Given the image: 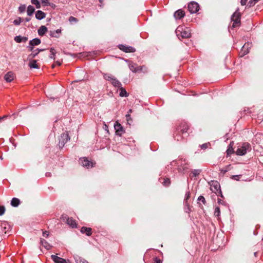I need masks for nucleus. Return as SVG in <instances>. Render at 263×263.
<instances>
[{
  "label": "nucleus",
  "mask_w": 263,
  "mask_h": 263,
  "mask_svg": "<svg viewBox=\"0 0 263 263\" xmlns=\"http://www.w3.org/2000/svg\"><path fill=\"white\" fill-rule=\"evenodd\" d=\"M176 33L179 39L180 37L183 39L189 38L191 36L190 29L183 26H178L176 30Z\"/></svg>",
  "instance_id": "nucleus-1"
},
{
  "label": "nucleus",
  "mask_w": 263,
  "mask_h": 263,
  "mask_svg": "<svg viewBox=\"0 0 263 263\" xmlns=\"http://www.w3.org/2000/svg\"><path fill=\"white\" fill-rule=\"evenodd\" d=\"M251 150L250 144L248 143H243L241 145L238 146L236 151L237 155L242 156L245 155L248 151Z\"/></svg>",
  "instance_id": "nucleus-2"
},
{
  "label": "nucleus",
  "mask_w": 263,
  "mask_h": 263,
  "mask_svg": "<svg viewBox=\"0 0 263 263\" xmlns=\"http://www.w3.org/2000/svg\"><path fill=\"white\" fill-rule=\"evenodd\" d=\"M175 163L177 164L178 170L180 172H184L189 169L188 161L185 159H179Z\"/></svg>",
  "instance_id": "nucleus-3"
},
{
  "label": "nucleus",
  "mask_w": 263,
  "mask_h": 263,
  "mask_svg": "<svg viewBox=\"0 0 263 263\" xmlns=\"http://www.w3.org/2000/svg\"><path fill=\"white\" fill-rule=\"evenodd\" d=\"M239 8H237L231 16V20L233 22L232 27H236L240 23V13L239 12Z\"/></svg>",
  "instance_id": "nucleus-4"
},
{
  "label": "nucleus",
  "mask_w": 263,
  "mask_h": 263,
  "mask_svg": "<svg viewBox=\"0 0 263 263\" xmlns=\"http://www.w3.org/2000/svg\"><path fill=\"white\" fill-rule=\"evenodd\" d=\"M61 219L62 221L65 222L72 228L77 227L76 220L71 217H69L67 215H62L61 217Z\"/></svg>",
  "instance_id": "nucleus-5"
},
{
  "label": "nucleus",
  "mask_w": 263,
  "mask_h": 263,
  "mask_svg": "<svg viewBox=\"0 0 263 263\" xmlns=\"http://www.w3.org/2000/svg\"><path fill=\"white\" fill-rule=\"evenodd\" d=\"M70 140V137L67 133L61 134L59 138V146L60 147H63L66 143Z\"/></svg>",
  "instance_id": "nucleus-6"
},
{
  "label": "nucleus",
  "mask_w": 263,
  "mask_h": 263,
  "mask_svg": "<svg viewBox=\"0 0 263 263\" xmlns=\"http://www.w3.org/2000/svg\"><path fill=\"white\" fill-rule=\"evenodd\" d=\"M189 129L188 125L185 123H181L180 125L178 127L177 130H178V133L180 132L183 135V137H187L189 134L187 133V130Z\"/></svg>",
  "instance_id": "nucleus-7"
},
{
  "label": "nucleus",
  "mask_w": 263,
  "mask_h": 263,
  "mask_svg": "<svg viewBox=\"0 0 263 263\" xmlns=\"http://www.w3.org/2000/svg\"><path fill=\"white\" fill-rule=\"evenodd\" d=\"M199 9V5L195 2H191L188 5V10L191 13H196Z\"/></svg>",
  "instance_id": "nucleus-8"
},
{
  "label": "nucleus",
  "mask_w": 263,
  "mask_h": 263,
  "mask_svg": "<svg viewBox=\"0 0 263 263\" xmlns=\"http://www.w3.org/2000/svg\"><path fill=\"white\" fill-rule=\"evenodd\" d=\"M79 163L83 166L89 168L93 166V163L92 161H89L86 158H82L80 159Z\"/></svg>",
  "instance_id": "nucleus-9"
},
{
  "label": "nucleus",
  "mask_w": 263,
  "mask_h": 263,
  "mask_svg": "<svg viewBox=\"0 0 263 263\" xmlns=\"http://www.w3.org/2000/svg\"><path fill=\"white\" fill-rule=\"evenodd\" d=\"M114 128L116 130V134L121 136L124 133V130L122 126L118 122H116L114 125Z\"/></svg>",
  "instance_id": "nucleus-10"
},
{
  "label": "nucleus",
  "mask_w": 263,
  "mask_h": 263,
  "mask_svg": "<svg viewBox=\"0 0 263 263\" xmlns=\"http://www.w3.org/2000/svg\"><path fill=\"white\" fill-rule=\"evenodd\" d=\"M1 230L2 232L6 234L11 230L10 225L7 222H3L1 224Z\"/></svg>",
  "instance_id": "nucleus-11"
},
{
  "label": "nucleus",
  "mask_w": 263,
  "mask_h": 263,
  "mask_svg": "<svg viewBox=\"0 0 263 263\" xmlns=\"http://www.w3.org/2000/svg\"><path fill=\"white\" fill-rule=\"evenodd\" d=\"M52 259L55 263H70L69 260L58 257L55 255H52L51 256Z\"/></svg>",
  "instance_id": "nucleus-12"
},
{
  "label": "nucleus",
  "mask_w": 263,
  "mask_h": 263,
  "mask_svg": "<svg viewBox=\"0 0 263 263\" xmlns=\"http://www.w3.org/2000/svg\"><path fill=\"white\" fill-rule=\"evenodd\" d=\"M119 48L120 50L125 52H134L136 49L132 46H126L123 45H119Z\"/></svg>",
  "instance_id": "nucleus-13"
},
{
  "label": "nucleus",
  "mask_w": 263,
  "mask_h": 263,
  "mask_svg": "<svg viewBox=\"0 0 263 263\" xmlns=\"http://www.w3.org/2000/svg\"><path fill=\"white\" fill-rule=\"evenodd\" d=\"M250 47V44L249 43H246L242 47L241 50L240 52V57H243L249 52V48Z\"/></svg>",
  "instance_id": "nucleus-14"
},
{
  "label": "nucleus",
  "mask_w": 263,
  "mask_h": 263,
  "mask_svg": "<svg viewBox=\"0 0 263 263\" xmlns=\"http://www.w3.org/2000/svg\"><path fill=\"white\" fill-rule=\"evenodd\" d=\"M130 69L134 72H136L139 71H142L143 68H145L144 66H137L136 64H132L129 65Z\"/></svg>",
  "instance_id": "nucleus-15"
},
{
  "label": "nucleus",
  "mask_w": 263,
  "mask_h": 263,
  "mask_svg": "<svg viewBox=\"0 0 263 263\" xmlns=\"http://www.w3.org/2000/svg\"><path fill=\"white\" fill-rule=\"evenodd\" d=\"M185 15V12L181 9H179L176 11L174 14L176 19L180 20Z\"/></svg>",
  "instance_id": "nucleus-16"
},
{
  "label": "nucleus",
  "mask_w": 263,
  "mask_h": 263,
  "mask_svg": "<svg viewBox=\"0 0 263 263\" xmlns=\"http://www.w3.org/2000/svg\"><path fill=\"white\" fill-rule=\"evenodd\" d=\"M46 17V13L41 10H37L35 13V18L37 20H41Z\"/></svg>",
  "instance_id": "nucleus-17"
},
{
  "label": "nucleus",
  "mask_w": 263,
  "mask_h": 263,
  "mask_svg": "<svg viewBox=\"0 0 263 263\" xmlns=\"http://www.w3.org/2000/svg\"><path fill=\"white\" fill-rule=\"evenodd\" d=\"M14 79L13 73L11 71L7 72L5 76V79L7 82H11Z\"/></svg>",
  "instance_id": "nucleus-18"
},
{
  "label": "nucleus",
  "mask_w": 263,
  "mask_h": 263,
  "mask_svg": "<svg viewBox=\"0 0 263 263\" xmlns=\"http://www.w3.org/2000/svg\"><path fill=\"white\" fill-rule=\"evenodd\" d=\"M14 41L18 43L23 42L25 43L28 40V38L25 36H22L21 35L16 36L14 37Z\"/></svg>",
  "instance_id": "nucleus-19"
},
{
  "label": "nucleus",
  "mask_w": 263,
  "mask_h": 263,
  "mask_svg": "<svg viewBox=\"0 0 263 263\" xmlns=\"http://www.w3.org/2000/svg\"><path fill=\"white\" fill-rule=\"evenodd\" d=\"M91 229L90 228L83 227L81 229V232L82 233H86L87 236H90L91 235Z\"/></svg>",
  "instance_id": "nucleus-20"
},
{
  "label": "nucleus",
  "mask_w": 263,
  "mask_h": 263,
  "mask_svg": "<svg viewBox=\"0 0 263 263\" xmlns=\"http://www.w3.org/2000/svg\"><path fill=\"white\" fill-rule=\"evenodd\" d=\"M61 32V30L60 29H57L55 31H50V36L51 37L58 38L60 36Z\"/></svg>",
  "instance_id": "nucleus-21"
},
{
  "label": "nucleus",
  "mask_w": 263,
  "mask_h": 263,
  "mask_svg": "<svg viewBox=\"0 0 263 263\" xmlns=\"http://www.w3.org/2000/svg\"><path fill=\"white\" fill-rule=\"evenodd\" d=\"M47 31V28L45 26H42L38 29V34L40 36L44 35Z\"/></svg>",
  "instance_id": "nucleus-22"
},
{
  "label": "nucleus",
  "mask_w": 263,
  "mask_h": 263,
  "mask_svg": "<svg viewBox=\"0 0 263 263\" xmlns=\"http://www.w3.org/2000/svg\"><path fill=\"white\" fill-rule=\"evenodd\" d=\"M201 172V170L200 169H195L192 171V172L190 174V177L191 178H193L196 177L197 176L199 175Z\"/></svg>",
  "instance_id": "nucleus-23"
},
{
  "label": "nucleus",
  "mask_w": 263,
  "mask_h": 263,
  "mask_svg": "<svg viewBox=\"0 0 263 263\" xmlns=\"http://www.w3.org/2000/svg\"><path fill=\"white\" fill-rule=\"evenodd\" d=\"M74 258L77 263H88L85 259L77 255L74 256Z\"/></svg>",
  "instance_id": "nucleus-24"
},
{
  "label": "nucleus",
  "mask_w": 263,
  "mask_h": 263,
  "mask_svg": "<svg viewBox=\"0 0 263 263\" xmlns=\"http://www.w3.org/2000/svg\"><path fill=\"white\" fill-rule=\"evenodd\" d=\"M40 243L47 250H50L51 248V246H50L48 242L44 239H41Z\"/></svg>",
  "instance_id": "nucleus-25"
},
{
  "label": "nucleus",
  "mask_w": 263,
  "mask_h": 263,
  "mask_svg": "<svg viewBox=\"0 0 263 263\" xmlns=\"http://www.w3.org/2000/svg\"><path fill=\"white\" fill-rule=\"evenodd\" d=\"M20 204V200L16 198H13L11 201V205L14 207H17Z\"/></svg>",
  "instance_id": "nucleus-26"
},
{
  "label": "nucleus",
  "mask_w": 263,
  "mask_h": 263,
  "mask_svg": "<svg viewBox=\"0 0 263 263\" xmlns=\"http://www.w3.org/2000/svg\"><path fill=\"white\" fill-rule=\"evenodd\" d=\"M41 43V40L38 38H35L29 42V45L31 46H36Z\"/></svg>",
  "instance_id": "nucleus-27"
},
{
  "label": "nucleus",
  "mask_w": 263,
  "mask_h": 263,
  "mask_svg": "<svg viewBox=\"0 0 263 263\" xmlns=\"http://www.w3.org/2000/svg\"><path fill=\"white\" fill-rule=\"evenodd\" d=\"M29 66L30 68H39V66L37 64L36 60H32L30 61L29 63Z\"/></svg>",
  "instance_id": "nucleus-28"
},
{
  "label": "nucleus",
  "mask_w": 263,
  "mask_h": 263,
  "mask_svg": "<svg viewBox=\"0 0 263 263\" xmlns=\"http://www.w3.org/2000/svg\"><path fill=\"white\" fill-rule=\"evenodd\" d=\"M159 180L165 186H168L171 183L168 178H160Z\"/></svg>",
  "instance_id": "nucleus-29"
},
{
  "label": "nucleus",
  "mask_w": 263,
  "mask_h": 263,
  "mask_svg": "<svg viewBox=\"0 0 263 263\" xmlns=\"http://www.w3.org/2000/svg\"><path fill=\"white\" fill-rule=\"evenodd\" d=\"M111 84L114 86L118 88H120L122 86V84L116 78L115 79L111 82Z\"/></svg>",
  "instance_id": "nucleus-30"
},
{
  "label": "nucleus",
  "mask_w": 263,
  "mask_h": 263,
  "mask_svg": "<svg viewBox=\"0 0 263 263\" xmlns=\"http://www.w3.org/2000/svg\"><path fill=\"white\" fill-rule=\"evenodd\" d=\"M120 89V96L123 97H127L128 96V93L127 92L126 90L122 87V86L119 88Z\"/></svg>",
  "instance_id": "nucleus-31"
},
{
  "label": "nucleus",
  "mask_w": 263,
  "mask_h": 263,
  "mask_svg": "<svg viewBox=\"0 0 263 263\" xmlns=\"http://www.w3.org/2000/svg\"><path fill=\"white\" fill-rule=\"evenodd\" d=\"M34 11H35V9L34 8V7L31 5H29L28 7L27 10V12L28 15H29V16L32 15L33 14V13H34Z\"/></svg>",
  "instance_id": "nucleus-32"
},
{
  "label": "nucleus",
  "mask_w": 263,
  "mask_h": 263,
  "mask_svg": "<svg viewBox=\"0 0 263 263\" xmlns=\"http://www.w3.org/2000/svg\"><path fill=\"white\" fill-rule=\"evenodd\" d=\"M181 133H180V132L178 133V130H177V132L175 133V134L174 135V139L178 141L182 139V138H184L185 137H183V136H181Z\"/></svg>",
  "instance_id": "nucleus-33"
},
{
  "label": "nucleus",
  "mask_w": 263,
  "mask_h": 263,
  "mask_svg": "<svg viewBox=\"0 0 263 263\" xmlns=\"http://www.w3.org/2000/svg\"><path fill=\"white\" fill-rule=\"evenodd\" d=\"M103 77L106 80L109 81L110 82H111L115 79V77H113L111 74L108 73L104 74Z\"/></svg>",
  "instance_id": "nucleus-34"
},
{
  "label": "nucleus",
  "mask_w": 263,
  "mask_h": 263,
  "mask_svg": "<svg viewBox=\"0 0 263 263\" xmlns=\"http://www.w3.org/2000/svg\"><path fill=\"white\" fill-rule=\"evenodd\" d=\"M32 4L34 5L37 9L41 7V4L38 0H31Z\"/></svg>",
  "instance_id": "nucleus-35"
},
{
  "label": "nucleus",
  "mask_w": 263,
  "mask_h": 263,
  "mask_svg": "<svg viewBox=\"0 0 263 263\" xmlns=\"http://www.w3.org/2000/svg\"><path fill=\"white\" fill-rule=\"evenodd\" d=\"M50 54L49 55V58L50 59H55V55L56 53L55 50L53 48H51L50 49Z\"/></svg>",
  "instance_id": "nucleus-36"
},
{
  "label": "nucleus",
  "mask_w": 263,
  "mask_h": 263,
  "mask_svg": "<svg viewBox=\"0 0 263 263\" xmlns=\"http://www.w3.org/2000/svg\"><path fill=\"white\" fill-rule=\"evenodd\" d=\"M22 20L21 17H18L17 18L14 20L13 23L15 25H19L22 22Z\"/></svg>",
  "instance_id": "nucleus-37"
},
{
  "label": "nucleus",
  "mask_w": 263,
  "mask_h": 263,
  "mask_svg": "<svg viewBox=\"0 0 263 263\" xmlns=\"http://www.w3.org/2000/svg\"><path fill=\"white\" fill-rule=\"evenodd\" d=\"M39 53V51H37L35 50L32 51V52L29 55V57L31 59H33Z\"/></svg>",
  "instance_id": "nucleus-38"
},
{
  "label": "nucleus",
  "mask_w": 263,
  "mask_h": 263,
  "mask_svg": "<svg viewBox=\"0 0 263 263\" xmlns=\"http://www.w3.org/2000/svg\"><path fill=\"white\" fill-rule=\"evenodd\" d=\"M234 152V149L232 146L229 145L228 148L227 150V153L228 155H230Z\"/></svg>",
  "instance_id": "nucleus-39"
},
{
  "label": "nucleus",
  "mask_w": 263,
  "mask_h": 263,
  "mask_svg": "<svg viewBox=\"0 0 263 263\" xmlns=\"http://www.w3.org/2000/svg\"><path fill=\"white\" fill-rule=\"evenodd\" d=\"M220 211L219 207H216L214 211V215L216 217H218L220 216Z\"/></svg>",
  "instance_id": "nucleus-40"
},
{
  "label": "nucleus",
  "mask_w": 263,
  "mask_h": 263,
  "mask_svg": "<svg viewBox=\"0 0 263 263\" xmlns=\"http://www.w3.org/2000/svg\"><path fill=\"white\" fill-rule=\"evenodd\" d=\"M26 10V5H21L18 7V11L20 13L24 12Z\"/></svg>",
  "instance_id": "nucleus-41"
},
{
  "label": "nucleus",
  "mask_w": 263,
  "mask_h": 263,
  "mask_svg": "<svg viewBox=\"0 0 263 263\" xmlns=\"http://www.w3.org/2000/svg\"><path fill=\"white\" fill-rule=\"evenodd\" d=\"M190 193L189 192H187L185 194V204H187V200L190 198Z\"/></svg>",
  "instance_id": "nucleus-42"
},
{
  "label": "nucleus",
  "mask_w": 263,
  "mask_h": 263,
  "mask_svg": "<svg viewBox=\"0 0 263 263\" xmlns=\"http://www.w3.org/2000/svg\"><path fill=\"white\" fill-rule=\"evenodd\" d=\"M198 200L202 202L204 204L205 203V199L202 196H200L198 198Z\"/></svg>",
  "instance_id": "nucleus-43"
},
{
  "label": "nucleus",
  "mask_w": 263,
  "mask_h": 263,
  "mask_svg": "<svg viewBox=\"0 0 263 263\" xmlns=\"http://www.w3.org/2000/svg\"><path fill=\"white\" fill-rule=\"evenodd\" d=\"M210 145V143H206L201 145L200 147L202 149H205L207 148Z\"/></svg>",
  "instance_id": "nucleus-44"
},
{
  "label": "nucleus",
  "mask_w": 263,
  "mask_h": 263,
  "mask_svg": "<svg viewBox=\"0 0 263 263\" xmlns=\"http://www.w3.org/2000/svg\"><path fill=\"white\" fill-rule=\"evenodd\" d=\"M5 211V208L4 206H0V215H3Z\"/></svg>",
  "instance_id": "nucleus-45"
},
{
  "label": "nucleus",
  "mask_w": 263,
  "mask_h": 263,
  "mask_svg": "<svg viewBox=\"0 0 263 263\" xmlns=\"http://www.w3.org/2000/svg\"><path fill=\"white\" fill-rule=\"evenodd\" d=\"M41 1V2L43 4H44V6H49V3L48 2V0H40Z\"/></svg>",
  "instance_id": "nucleus-46"
},
{
  "label": "nucleus",
  "mask_w": 263,
  "mask_h": 263,
  "mask_svg": "<svg viewBox=\"0 0 263 263\" xmlns=\"http://www.w3.org/2000/svg\"><path fill=\"white\" fill-rule=\"evenodd\" d=\"M126 120H127L128 123L130 124L129 122L132 121V118L130 117V115L129 114H127L126 115Z\"/></svg>",
  "instance_id": "nucleus-47"
},
{
  "label": "nucleus",
  "mask_w": 263,
  "mask_h": 263,
  "mask_svg": "<svg viewBox=\"0 0 263 263\" xmlns=\"http://www.w3.org/2000/svg\"><path fill=\"white\" fill-rule=\"evenodd\" d=\"M229 170H230V168L225 169V168H222L220 170V172H221V173L224 174Z\"/></svg>",
  "instance_id": "nucleus-48"
},
{
  "label": "nucleus",
  "mask_w": 263,
  "mask_h": 263,
  "mask_svg": "<svg viewBox=\"0 0 263 263\" xmlns=\"http://www.w3.org/2000/svg\"><path fill=\"white\" fill-rule=\"evenodd\" d=\"M240 176L241 175H233L231 178L235 179L236 180H238Z\"/></svg>",
  "instance_id": "nucleus-49"
},
{
  "label": "nucleus",
  "mask_w": 263,
  "mask_h": 263,
  "mask_svg": "<svg viewBox=\"0 0 263 263\" xmlns=\"http://www.w3.org/2000/svg\"><path fill=\"white\" fill-rule=\"evenodd\" d=\"M256 3L253 0H250L249 2V6L251 7L254 6Z\"/></svg>",
  "instance_id": "nucleus-50"
},
{
  "label": "nucleus",
  "mask_w": 263,
  "mask_h": 263,
  "mask_svg": "<svg viewBox=\"0 0 263 263\" xmlns=\"http://www.w3.org/2000/svg\"><path fill=\"white\" fill-rule=\"evenodd\" d=\"M154 263H161V261L160 259L156 257L154 259Z\"/></svg>",
  "instance_id": "nucleus-51"
},
{
  "label": "nucleus",
  "mask_w": 263,
  "mask_h": 263,
  "mask_svg": "<svg viewBox=\"0 0 263 263\" xmlns=\"http://www.w3.org/2000/svg\"><path fill=\"white\" fill-rule=\"evenodd\" d=\"M69 21L70 22H72V21H77V18L73 17V16H70L69 18Z\"/></svg>",
  "instance_id": "nucleus-52"
},
{
  "label": "nucleus",
  "mask_w": 263,
  "mask_h": 263,
  "mask_svg": "<svg viewBox=\"0 0 263 263\" xmlns=\"http://www.w3.org/2000/svg\"><path fill=\"white\" fill-rule=\"evenodd\" d=\"M248 0H241L240 3L242 6H244L246 4Z\"/></svg>",
  "instance_id": "nucleus-53"
},
{
  "label": "nucleus",
  "mask_w": 263,
  "mask_h": 263,
  "mask_svg": "<svg viewBox=\"0 0 263 263\" xmlns=\"http://www.w3.org/2000/svg\"><path fill=\"white\" fill-rule=\"evenodd\" d=\"M43 236H44V237H48V235H49V233H48V232H47V231H45V232H44L43 233Z\"/></svg>",
  "instance_id": "nucleus-54"
},
{
  "label": "nucleus",
  "mask_w": 263,
  "mask_h": 263,
  "mask_svg": "<svg viewBox=\"0 0 263 263\" xmlns=\"http://www.w3.org/2000/svg\"><path fill=\"white\" fill-rule=\"evenodd\" d=\"M186 204V206H187V208L185 209L186 212H189L191 211L189 205L187 204V203Z\"/></svg>",
  "instance_id": "nucleus-55"
},
{
  "label": "nucleus",
  "mask_w": 263,
  "mask_h": 263,
  "mask_svg": "<svg viewBox=\"0 0 263 263\" xmlns=\"http://www.w3.org/2000/svg\"><path fill=\"white\" fill-rule=\"evenodd\" d=\"M33 46H31V45H29L28 46V48L29 49V50L31 51H32L33 50Z\"/></svg>",
  "instance_id": "nucleus-56"
},
{
  "label": "nucleus",
  "mask_w": 263,
  "mask_h": 263,
  "mask_svg": "<svg viewBox=\"0 0 263 263\" xmlns=\"http://www.w3.org/2000/svg\"><path fill=\"white\" fill-rule=\"evenodd\" d=\"M214 186L215 187V189L217 191H218V189L220 187V186L217 184H216V185H214Z\"/></svg>",
  "instance_id": "nucleus-57"
},
{
  "label": "nucleus",
  "mask_w": 263,
  "mask_h": 263,
  "mask_svg": "<svg viewBox=\"0 0 263 263\" xmlns=\"http://www.w3.org/2000/svg\"><path fill=\"white\" fill-rule=\"evenodd\" d=\"M24 20L25 22H29L30 21V18H29V17H26Z\"/></svg>",
  "instance_id": "nucleus-58"
},
{
  "label": "nucleus",
  "mask_w": 263,
  "mask_h": 263,
  "mask_svg": "<svg viewBox=\"0 0 263 263\" xmlns=\"http://www.w3.org/2000/svg\"><path fill=\"white\" fill-rule=\"evenodd\" d=\"M7 117L8 116H4L3 117H0V121L3 120L4 119H5V118H7Z\"/></svg>",
  "instance_id": "nucleus-59"
},
{
  "label": "nucleus",
  "mask_w": 263,
  "mask_h": 263,
  "mask_svg": "<svg viewBox=\"0 0 263 263\" xmlns=\"http://www.w3.org/2000/svg\"><path fill=\"white\" fill-rule=\"evenodd\" d=\"M224 168H225V169L230 168V170H231V165H228Z\"/></svg>",
  "instance_id": "nucleus-60"
},
{
  "label": "nucleus",
  "mask_w": 263,
  "mask_h": 263,
  "mask_svg": "<svg viewBox=\"0 0 263 263\" xmlns=\"http://www.w3.org/2000/svg\"><path fill=\"white\" fill-rule=\"evenodd\" d=\"M44 50V49H35V51H39V52L41 51H43Z\"/></svg>",
  "instance_id": "nucleus-61"
},
{
  "label": "nucleus",
  "mask_w": 263,
  "mask_h": 263,
  "mask_svg": "<svg viewBox=\"0 0 263 263\" xmlns=\"http://www.w3.org/2000/svg\"><path fill=\"white\" fill-rule=\"evenodd\" d=\"M57 64L58 65H60L61 64V62H59V61H57L56 62Z\"/></svg>",
  "instance_id": "nucleus-62"
},
{
  "label": "nucleus",
  "mask_w": 263,
  "mask_h": 263,
  "mask_svg": "<svg viewBox=\"0 0 263 263\" xmlns=\"http://www.w3.org/2000/svg\"><path fill=\"white\" fill-rule=\"evenodd\" d=\"M132 112V109H129L128 111V114H129L130 113H131Z\"/></svg>",
  "instance_id": "nucleus-63"
},
{
  "label": "nucleus",
  "mask_w": 263,
  "mask_h": 263,
  "mask_svg": "<svg viewBox=\"0 0 263 263\" xmlns=\"http://www.w3.org/2000/svg\"><path fill=\"white\" fill-rule=\"evenodd\" d=\"M255 3H256L257 2H258L259 0H253Z\"/></svg>",
  "instance_id": "nucleus-64"
}]
</instances>
